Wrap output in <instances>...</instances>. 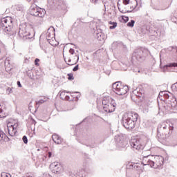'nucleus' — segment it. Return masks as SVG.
Masks as SVG:
<instances>
[{
    "mask_svg": "<svg viewBox=\"0 0 177 177\" xmlns=\"http://www.w3.org/2000/svg\"><path fill=\"white\" fill-rule=\"evenodd\" d=\"M37 151H39V149H37Z\"/></svg>",
    "mask_w": 177,
    "mask_h": 177,
    "instance_id": "nucleus-46",
    "label": "nucleus"
},
{
    "mask_svg": "<svg viewBox=\"0 0 177 177\" xmlns=\"http://www.w3.org/2000/svg\"><path fill=\"white\" fill-rule=\"evenodd\" d=\"M171 88L173 89V91H177V82L174 84L172 86H171Z\"/></svg>",
    "mask_w": 177,
    "mask_h": 177,
    "instance_id": "nucleus-28",
    "label": "nucleus"
},
{
    "mask_svg": "<svg viewBox=\"0 0 177 177\" xmlns=\"http://www.w3.org/2000/svg\"><path fill=\"white\" fill-rule=\"evenodd\" d=\"M138 121V113L135 112H129L124 114L122 117V125L126 129H133Z\"/></svg>",
    "mask_w": 177,
    "mask_h": 177,
    "instance_id": "nucleus-3",
    "label": "nucleus"
},
{
    "mask_svg": "<svg viewBox=\"0 0 177 177\" xmlns=\"http://www.w3.org/2000/svg\"><path fill=\"white\" fill-rule=\"evenodd\" d=\"M77 57V62H78V60H80V57L78 55H76Z\"/></svg>",
    "mask_w": 177,
    "mask_h": 177,
    "instance_id": "nucleus-43",
    "label": "nucleus"
},
{
    "mask_svg": "<svg viewBox=\"0 0 177 177\" xmlns=\"http://www.w3.org/2000/svg\"><path fill=\"white\" fill-rule=\"evenodd\" d=\"M47 157L50 158L52 157V152H48V154L43 158V161H48Z\"/></svg>",
    "mask_w": 177,
    "mask_h": 177,
    "instance_id": "nucleus-21",
    "label": "nucleus"
},
{
    "mask_svg": "<svg viewBox=\"0 0 177 177\" xmlns=\"http://www.w3.org/2000/svg\"><path fill=\"white\" fill-rule=\"evenodd\" d=\"M66 95H67V94H66V91L61 92V93L59 95V96H60L61 99H62V100H63V99H65L64 97H66Z\"/></svg>",
    "mask_w": 177,
    "mask_h": 177,
    "instance_id": "nucleus-25",
    "label": "nucleus"
},
{
    "mask_svg": "<svg viewBox=\"0 0 177 177\" xmlns=\"http://www.w3.org/2000/svg\"><path fill=\"white\" fill-rule=\"evenodd\" d=\"M27 26L26 25H20L18 35L20 38H22L24 41L26 39H34V33L28 31Z\"/></svg>",
    "mask_w": 177,
    "mask_h": 177,
    "instance_id": "nucleus-6",
    "label": "nucleus"
},
{
    "mask_svg": "<svg viewBox=\"0 0 177 177\" xmlns=\"http://www.w3.org/2000/svg\"><path fill=\"white\" fill-rule=\"evenodd\" d=\"M73 71H78V65H77L73 68Z\"/></svg>",
    "mask_w": 177,
    "mask_h": 177,
    "instance_id": "nucleus-35",
    "label": "nucleus"
},
{
    "mask_svg": "<svg viewBox=\"0 0 177 177\" xmlns=\"http://www.w3.org/2000/svg\"><path fill=\"white\" fill-rule=\"evenodd\" d=\"M97 39L98 41H103L104 39V35L102 32L97 33Z\"/></svg>",
    "mask_w": 177,
    "mask_h": 177,
    "instance_id": "nucleus-19",
    "label": "nucleus"
},
{
    "mask_svg": "<svg viewBox=\"0 0 177 177\" xmlns=\"http://www.w3.org/2000/svg\"><path fill=\"white\" fill-rule=\"evenodd\" d=\"M46 38L47 41H50V39H53V38H55V28L53 26L50 27L46 33Z\"/></svg>",
    "mask_w": 177,
    "mask_h": 177,
    "instance_id": "nucleus-14",
    "label": "nucleus"
},
{
    "mask_svg": "<svg viewBox=\"0 0 177 177\" xmlns=\"http://www.w3.org/2000/svg\"><path fill=\"white\" fill-rule=\"evenodd\" d=\"M27 2H31V0H26Z\"/></svg>",
    "mask_w": 177,
    "mask_h": 177,
    "instance_id": "nucleus-44",
    "label": "nucleus"
},
{
    "mask_svg": "<svg viewBox=\"0 0 177 177\" xmlns=\"http://www.w3.org/2000/svg\"><path fill=\"white\" fill-rule=\"evenodd\" d=\"M1 140H3L4 142H9L10 140V138L2 130H0V142Z\"/></svg>",
    "mask_w": 177,
    "mask_h": 177,
    "instance_id": "nucleus-18",
    "label": "nucleus"
},
{
    "mask_svg": "<svg viewBox=\"0 0 177 177\" xmlns=\"http://www.w3.org/2000/svg\"><path fill=\"white\" fill-rule=\"evenodd\" d=\"M19 127V124L17 123H12L9 122L7 124V128L8 131V134L10 136H15L16 133H17V127Z\"/></svg>",
    "mask_w": 177,
    "mask_h": 177,
    "instance_id": "nucleus-11",
    "label": "nucleus"
},
{
    "mask_svg": "<svg viewBox=\"0 0 177 177\" xmlns=\"http://www.w3.org/2000/svg\"><path fill=\"white\" fill-rule=\"evenodd\" d=\"M79 97H80V95H77Z\"/></svg>",
    "mask_w": 177,
    "mask_h": 177,
    "instance_id": "nucleus-47",
    "label": "nucleus"
},
{
    "mask_svg": "<svg viewBox=\"0 0 177 177\" xmlns=\"http://www.w3.org/2000/svg\"><path fill=\"white\" fill-rule=\"evenodd\" d=\"M62 100H70V96L68 95H65L64 98Z\"/></svg>",
    "mask_w": 177,
    "mask_h": 177,
    "instance_id": "nucleus-33",
    "label": "nucleus"
},
{
    "mask_svg": "<svg viewBox=\"0 0 177 177\" xmlns=\"http://www.w3.org/2000/svg\"><path fill=\"white\" fill-rule=\"evenodd\" d=\"M172 131H174V124L171 122H162L158 126V136H160L161 139H167L169 138Z\"/></svg>",
    "mask_w": 177,
    "mask_h": 177,
    "instance_id": "nucleus-2",
    "label": "nucleus"
},
{
    "mask_svg": "<svg viewBox=\"0 0 177 177\" xmlns=\"http://www.w3.org/2000/svg\"><path fill=\"white\" fill-rule=\"evenodd\" d=\"M7 93L9 94V93H12V88H7Z\"/></svg>",
    "mask_w": 177,
    "mask_h": 177,
    "instance_id": "nucleus-36",
    "label": "nucleus"
},
{
    "mask_svg": "<svg viewBox=\"0 0 177 177\" xmlns=\"http://www.w3.org/2000/svg\"><path fill=\"white\" fill-rule=\"evenodd\" d=\"M69 53H71V55H74V53H75V50L73 48H71L69 50Z\"/></svg>",
    "mask_w": 177,
    "mask_h": 177,
    "instance_id": "nucleus-30",
    "label": "nucleus"
},
{
    "mask_svg": "<svg viewBox=\"0 0 177 177\" xmlns=\"http://www.w3.org/2000/svg\"><path fill=\"white\" fill-rule=\"evenodd\" d=\"M68 80H69L70 81H71V80H74V76H73V73H68Z\"/></svg>",
    "mask_w": 177,
    "mask_h": 177,
    "instance_id": "nucleus-27",
    "label": "nucleus"
},
{
    "mask_svg": "<svg viewBox=\"0 0 177 177\" xmlns=\"http://www.w3.org/2000/svg\"><path fill=\"white\" fill-rule=\"evenodd\" d=\"M3 115H2V109H0V118H2Z\"/></svg>",
    "mask_w": 177,
    "mask_h": 177,
    "instance_id": "nucleus-40",
    "label": "nucleus"
},
{
    "mask_svg": "<svg viewBox=\"0 0 177 177\" xmlns=\"http://www.w3.org/2000/svg\"><path fill=\"white\" fill-rule=\"evenodd\" d=\"M32 120V124H34V125H35V124H37V122H35V120L34 119H31Z\"/></svg>",
    "mask_w": 177,
    "mask_h": 177,
    "instance_id": "nucleus-41",
    "label": "nucleus"
},
{
    "mask_svg": "<svg viewBox=\"0 0 177 177\" xmlns=\"http://www.w3.org/2000/svg\"><path fill=\"white\" fill-rule=\"evenodd\" d=\"M52 139L56 145H62V142H63V139L57 134H53L52 136Z\"/></svg>",
    "mask_w": 177,
    "mask_h": 177,
    "instance_id": "nucleus-16",
    "label": "nucleus"
},
{
    "mask_svg": "<svg viewBox=\"0 0 177 177\" xmlns=\"http://www.w3.org/2000/svg\"><path fill=\"white\" fill-rule=\"evenodd\" d=\"M135 26V21L131 20L130 22L127 24L128 27H133Z\"/></svg>",
    "mask_w": 177,
    "mask_h": 177,
    "instance_id": "nucleus-24",
    "label": "nucleus"
},
{
    "mask_svg": "<svg viewBox=\"0 0 177 177\" xmlns=\"http://www.w3.org/2000/svg\"><path fill=\"white\" fill-rule=\"evenodd\" d=\"M92 2H93V3H97V0H92Z\"/></svg>",
    "mask_w": 177,
    "mask_h": 177,
    "instance_id": "nucleus-42",
    "label": "nucleus"
},
{
    "mask_svg": "<svg viewBox=\"0 0 177 177\" xmlns=\"http://www.w3.org/2000/svg\"><path fill=\"white\" fill-rule=\"evenodd\" d=\"M164 96H165V97L166 99H169V95H168V94H165Z\"/></svg>",
    "mask_w": 177,
    "mask_h": 177,
    "instance_id": "nucleus-39",
    "label": "nucleus"
},
{
    "mask_svg": "<svg viewBox=\"0 0 177 177\" xmlns=\"http://www.w3.org/2000/svg\"><path fill=\"white\" fill-rule=\"evenodd\" d=\"M146 56H147V50L138 48L133 53V59H136L138 61L145 60Z\"/></svg>",
    "mask_w": 177,
    "mask_h": 177,
    "instance_id": "nucleus-8",
    "label": "nucleus"
},
{
    "mask_svg": "<svg viewBox=\"0 0 177 177\" xmlns=\"http://www.w3.org/2000/svg\"><path fill=\"white\" fill-rule=\"evenodd\" d=\"M115 140L116 142V146L118 149H124V147H127V145L128 142L125 141V138L122 135H117L115 136Z\"/></svg>",
    "mask_w": 177,
    "mask_h": 177,
    "instance_id": "nucleus-9",
    "label": "nucleus"
},
{
    "mask_svg": "<svg viewBox=\"0 0 177 177\" xmlns=\"http://www.w3.org/2000/svg\"><path fill=\"white\" fill-rule=\"evenodd\" d=\"M38 62H39V59L37 58V59L35 60V66H39V64H38Z\"/></svg>",
    "mask_w": 177,
    "mask_h": 177,
    "instance_id": "nucleus-31",
    "label": "nucleus"
},
{
    "mask_svg": "<svg viewBox=\"0 0 177 177\" xmlns=\"http://www.w3.org/2000/svg\"><path fill=\"white\" fill-rule=\"evenodd\" d=\"M118 9H119V10H120V12H121V13H127V12H129V10H121V9H120V8H118Z\"/></svg>",
    "mask_w": 177,
    "mask_h": 177,
    "instance_id": "nucleus-34",
    "label": "nucleus"
},
{
    "mask_svg": "<svg viewBox=\"0 0 177 177\" xmlns=\"http://www.w3.org/2000/svg\"><path fill=\"white\" fill-rule=\"evenodd\" d=\"M115 106H117L115 101H112L108 106H103V109L105 113H113L115 111Z\"/></svg>",
    "mask_w": 177,
    "mask_h": 177,
    "instance_id": "nucleus-13",
    "label": "nucleus"
},
{
    "mask_svg": "<svg viewBox=\"0 0 177 177\" xmlns=\"http://www.w3.org/2000/svg\"><path fill=\"white\" fill-rule=\"evenodd\" d=\"M171 67H177V63H171V64L165 65L163 67L164 73H166V71H171V69H170Z\"/></svg>",
    "mask_w": 177,
    "mask_h": 177,
    "instance_id": "nucleus-17",
    "label": "nucleus"
},
{
    "mask_svg": "<svg viewBox=\"0 0 177 177\" xmlns=\"http://www.w3.org/2000/svg\"><path fill=\"white\" fill-rule=\"evenodd\" d=\"M22 140L25 145H27L28 143V139H27V136H24L22 138Z\"/></svg>",
    "mask_w": 177,
    "mask_h": 177,
    "instance_id": "nucleus-26",
    "label": "nucleus"
},
{
    "mask_svg": "<svg viewBox=\"0 0 177 177\" xmlns=\"http://www.w3.org/2000/svg\"><path fill=\"white\" fill-rule=\"evenodd\" d=\"M46 13L44 9L37 7V6H31L30 15L36 17H44Z\"/></svg>",
    "mask_w": 177,
    "mask_h": 177,
    "instance_id": "nucleus-7",
    "label": "nucleus"
},
{
    "mask_svg": "<svg viewBox=\"0 0 177 177\" xmlns=\"http://www.w3.org/2000/svg\"><path fill=\"white\" fill-rule=\"evenodd\" d=\"M1 177H12V175H10V174H9V173L2 172L1 174Z\"/></svg>",
    "mask_w": 177,
    "mask_h": 177,
    "instance_id": "nucleus-23",
    "label": "nucleus"
},
{
    "mask_svg": "<svg viewBox=\"0 0 177 177\" xmlns=\"http://www.w3.org/2000/svg\"><path fill=\"white\" fill-rule=\"evenodd\" d=\"M109 24L112 25L111 26L109 27L110 30H114V28H115V27H117V22L109 21Z\"/></svg>",
    "mask_w": 177,
    "mask_h": 177,
    "instance_id": "nucleus-20",
    "label": "nucleus"
},
{
    "mask_svg": "<svg viewBox=\"0 0 177 177\" xmlns=\"http://www.w3.org/2000/svg\"><path fill=\"white\" fill-rule=\"evenodd\" d=\"M142 165H149L151 168H161L164 164V158L162 156H154L153 155H148L144 156L142 160Z\"/></svg>",
    "mask_w": 177,
    "mask_h": 177,
    "instance_id": "nucleus-1",
    "label": "nucleus"
},
{
    "mask_svg": "<svg viewBox=\"0 0 177 177\" xmlns=\"http://www.w3.org/2000/svg\"><path fill=\"white\" fill-rule=\"evenodd\" d=\"M0 28L3 30L4 32H10L13 28V20L10 17L2 18L0 22Z\"/></svg>",
    "mask_w": 177,
    "mask_h": 177,
    "instance_id": "nucleus-4",
    "label": "nucleus"
},
{
    "mask_svg": "<svg viewBox=\"0 0 177 177\" xmlns=\"http://www.w3.org/2000/svg\"><path fill=\"white\" fill-rule=\"evenodd\" d=\"M113 92H115L116 95H119V96L127 95L128 91H129L128 86H124L120 82H115L113 84Z\"/></svg>",
    "mask_w": 177,
    "mask_h": 177,
    "instance_id": "nucleus-5",
    "label": "nucleus"
},
{
    "mask_svg": "<svg viewBox=\"0 0 177 177\" xmlns=\"http://www.w3.org/2000/svg\"><path fill=\"white\" fill-rule=\"evenodd\" d=\"M50 169L53 174H60L63 171V167L57 162H54L50 165Z\"/></svg>",
    "mask_w": 177,
    "mask_h": 177,
    "instance_id": "nucleus-12",
    "label": "nucleus"
},
{
    "mask_svg": "<svg viewBox=\"0 0 177 177\" xmlns=\"http://www.w3.org/2000/svg\"><path fill=\"white\" fill-rule=\"evenodd\" d=\"M111 102H114V100L111 99V97H104L102 100L103 107H107Z\"/></svg>",
    "mask_w": 177,
    "mask_h": 177,
    "instance_id": "nucleus-15",
    "label": "nucleus"
},
{
    "mask_svg": "<svg viewBox=\"0 0 177 177\" xmlns=\"http://www.w3.org/2000/svg\"><path fill=\"white\" fill-rule=\"evenodd\" d=\"M124 5H129L131 3V0H122Z\"/></svg>",
    "mask_w": 177,
    "mask_h": 177,
    "instance_id": "nucleus-29",
    "label": "nucleus"
},
{
    "mask_svg": "<svg viewBox=\"0 0 177 177\" xmlns=\"http://www.w3.org/2000/svg\"><path fill=\"white\" fill-rule=\"evenodd\" d=\"M17 84L19 88H21V83H20V81H18V82H17Z\"/></svg>",
    "mask_w": 177,
    "mask_h": 177,
    "instance_id": "nucleus-37",
    "label": "nucleus"
},
{
    "mask_svg": "<svg viewBox=\"0 0 177 177\" xmlns=\"http://www.w3.org/2000/svg\"><path fill=\"white\" fill-rule=\"evenodd\" d=\"M124 21H128V20H129V17H124Z\"/></svg>",
    "mask_w": 177,
    "mask_h": 177,
    "instance_id": "nucleus-38",
    "label": "nucleus"
},
{
    "mask_svg": "<svg viewBox=\"0 0 177 177\" xmlns=\"http://www.w3.org/2000/svg\"><path fill=\"white\" fill-rule=\"evenodd\" d=\"M64 60H65L66 63H67V62H68V66H74V64H75V62L71 63V58H68V61H67V59H66V58H64Z\"/></svg>",
    "mask_w": 177,
    "mask_h": 177,
    "instance_id": "nucleus-22",
    "label": "nucleus"
},
{
    "mask_svg": "<svg viewBox=\"0 0 177 177\" xmlns=\"http://www.w3.org/2000/svg\"><path fill=\"white\" fill-rule=\"evenodd\" d=\"M130 145L131 146L133 150L140 151V150H143V145L140 144V141L139 140L132 138L130 140Z\"/></svg>",
    "mask_w": 177,
    "mask_h": 177,
    "instance_id": "nucleus-10",
    "label": "nucleus"
},
{
    "mask_svg": "<svg viewBox=\"0 0 177 177\" xmlns=\"http://www.w3.org/2000/svg\"><path fill=\"white\" fill-rule=\"evenodd\" d=\"M75 93H80V92H75Z\"/></svg>",
    "mask_w": 177,
    "mask_h": 177,
    "instance_id": "nucleus-45",
    "label": "nucleus"
},
{
    "mask_svg": "<svg viewBox=\"0 0 177 177\" xmlns=\"http://www.w3.org/2000/svg\"><path fill=\"white\" fill-rule=\"evenodd\" d=\"M42 103H45V101L44 100H40L37 102V104H42Z\"/></svg>",
    "mask_w": 177,
    "mask_h": 177,
    "instance_id": "nucleus-32",
    "label": "nucleus"
}]
</instances>
